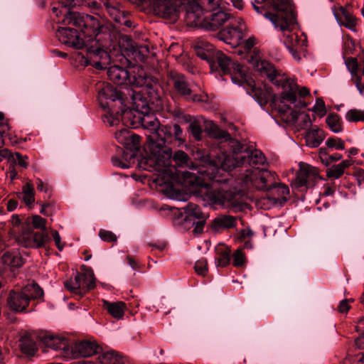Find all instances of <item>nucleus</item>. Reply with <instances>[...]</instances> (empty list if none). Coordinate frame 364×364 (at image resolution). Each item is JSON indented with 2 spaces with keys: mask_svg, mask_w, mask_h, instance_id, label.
Returning a JSON list of instances; mask_svg holds the SVG:
<instances>
[{
  "mask_svg": "<svg viewBox=\"0 0 364 364\" xmlns=\"http://www.w3.org/2000/svg\"><path fill=\"white\" fill-rule=\"evenodd\" d=\"M130 95L132 108L124 112L122 119L134 128L141 126L149 131L145 146L148 154L144 161L146 164L161 169L170 162L171 151L165 148V139L161 136L159 121L154 113L149 112V104L159 105L161 95L159 94V99L154 102L149 100L146 92L140 93L138 90H132Z\"/></svg>",
  "mask_w": 364,
  "mask_h": 364,
  "instance_id": "nucleus-1",
  "label": "nucleus"
},
{
  "mask_svg": "<svg viewBox=\"0 0 364 364\" xmlns=\"http://www.w3.org/2000/svg\"><path fill=\"white\" fill-rule=\"evenodd\" d=\"M254 9L269 19L274 27L283 33L286 48L296 61H300L301 53L307 46V37L303 33L294 32L296 17L289 0H255Z\"/></svg>",
  "mask_w": 364,
  "mask_h": 364,
  "instance_id": "nucleus-2",
  "label": "nucleus"
},
{
  "mask_svg": "<svg viewBox=\"0 0 364 364\" xmlns=\"http://www.w3.org/2000/svg\"><path fill=\"white\" fill-rule=\"evenodd\" d=\"M196 157L201 162L197 171L198 176L186 173L187 176L190 178L188 184L196 186V194L200 197L205 204L208 205H220L223 208L237 206L235 193L232 191H225L223 188H220L218 186V183L221 181L220 178H218V176L222 175L220 173L221 171H225L218 166L219 171L216 173L215 177L211 178L205 173H200V168L205 166L206 163L216 164L217 161L215 162L211 161L209 157L201 151H198Z\"/></svg>",
  "mask_w": 364,
  "mask_h": 364,
  "instance_id": "nucleus-3",
  "label": "nucleus"
},
{
  "mask_svg": "<svg viewBox=\"0 0 364 364\" xmlns=\"http://www.w3.org/2000/svg\"><path fill=\"white\" fill-rule=\"evenodd\" d=\"M256 43L257 41L254 36L248 37L245 42H242V47L245 52L247 53V60L262 76H266L273 84L281 86L282 89V98L284 101H291L302 106L303 104H301V101L295 98L296 97L295 92L297 90L295 80L287 78L278 73L272 64L261 59L260 53L258 50L255 49L251 52Z\"/></svg>",
  "mask_w": 364,
  "mask_h": 364,
  "instance_id": "nucleus-4",
  "label": "nucleus"
},
{
  "mask_svg": "<svg viewBox=\"0 0 364 364\" xmlns=\"http://www.w3.org/2000/svg\"><path fill=\"white\" fill-rule=\"evenodd\" d=\"M230 145L232 148V154L222 153L216 164L206 163L205 166L200 168V172L213 178L220 170L218 166L225 171H230L235 167L245 164L254 169L265 164V156L260 151L245 149L238 141H232Z\"/></svg>",
  "mask_w": 364,
  "mask_h": 364,
  "instance_id": "nucleus-5",
  "label": "nucleus"
},
{
  "mask_svg": "<svg viewBox=\"0 0 364 364\" xmlns=\"http://www.w3.org/2000/svg\"><path fill=\"white\" fill-rule=\"evenodd\" d=\"M107 75L114 83L124 85L122 87V91L127 93L130 99L132 90H138L140 93L146 92L149 100L153 102L159 99V84L147 77L142 69L137 68V73L135 70L131 72L114 65L108 68Z\"/></svg>",
  "mask_w": 364,
  "mask_h": 364,
  "instance_id": "nucleus-6",
  "label": "nucleus"
},
{
  "mask_svg": "<svg viewBox=\"0 0 364 364\" xmlns=\"http://www.w3.org/2000/svg\"><path fill=\"white\" fill-rule=\"evenodd\" d=\"M97 100L103 109H107L108 122L110 126L116 124L127 110V102L130 100L127 93L117 90L109 84L102 83L99 86Z\"/></svg>",
  "mask_w": 364,
  "mask_h": 364,
  "instance_id": "nucleus-7",
  "label": "nucleus"
},
{
  "mask_svg": "<svg viewBox=\"0 0 364 364\" xmlns=\"http://www.w3.org/2000/svg\"><path fill=\"white\" fill-rule=\"evenodd\" d=\"M166 149H168V148L166 147ZM171 151V159L170 162L168 164H167L166 166L162 167V168L159 169L156 168V167H154L152 166H150L149 164H146L144 161V159L141 161V166H143L144 169L148 170L149 171H156L158 173L159 175L161 174H181L184 178V183H188V181L190 178L187 176L186 173H189L190 174H195V176H198V173L197 172H190L186 171H181L178 170L177 167H185V166H190V165L192 164L188 155L183 151H177L174 153L173 156H172V151L169 149ZM197 151L194 154L196 160L198 161V164L196 165V167L193 168L194 171H197L198 166L201 164V162L199 159H197L196 157Z\"/></svg>",
  "mask_w": 364,
  "mask_h": 364,
  "instance_id": "nucleus-8",
  "label": "nucleus"
},
{
  "mask_svg": "<svg viewBox=\"0 0 364 364\" xmlns=\"http://www.w3.org/2000/svg\"><path fill=\"white\" fill-rule=\"evenodd\" d=\"M216 63L223 75H230L233 83L240 85H244L245 83H247L250 87H254V81L248 77L246 69L240 64L232 61L229 57L219 50H218L212 60V64L214 65L212 70L215 68Z\"/></svg>",
  "mask_w": 364,
  "mask_h": 364,
  "instance_id": "nucleus-9",
  "label": "nucleus"
},
{
  "mask_svg": "<svg viewBox=\"0 0 364 364\" xmlns=\"http://www.w3.org/2000/svg\"><path fill=\"white\" fill-rule=\"evenodd\" d=\"M155 15L172 22L176 21L189 0H149Z\"/></svg>",
  "mask_w": 364,
  "mask_h": 364,
  "instance_id": "nucleus-10",
  "label": "nucleus"
},
{
  "mask_svg": "<svg viewBox=\"0 0 364 364\" xmlns=\"http://www.w3.org/2000/svg\"><path fill=\"white\" fill-rule=\"evenodd\" d=\"M297 90L295 92L296 93V99L301 101V104L303 105L300 106L296 105V103L291 102V101H284V100L282 98V92L281 93V100L278 105H277V109H278L279 112H280L282 114H289L291 116V119L293 120H296L297 119H300L302 120L305 126H309L311 124V119L309 116V114L305 113H299L297 116V114L296 112L293 111V109L291 106L294 107L295 109H301L303 107H306V103L304 101V98L309 95L310 91L306 87H299L296 84Z\"/></svg>",
  "mask_w": 364,
  "mask_h": 364,
  "instance_id": "nucleus-11",
  "label": "nucleus"
},
{
  "mask_svg": "<svg viewBox=\"0 0 364 364\" xmlns=\"http://www.w3.org/2000/svg\"><path fill=\"white\" fill-rule=\"evenodd\" d=\"M247 27L243 19L237 18L228 26L217 33V38L232 48L242 46L243 38L247 36Z\"/></svg>",
  "mask_w": 364,
  "mask_h": 364,
  "instance_id": "nucleus-12",
  "label": "nucleus"
},
{
  "mask_svg": "<svg viewBox=\"0 0 364 364\" xmlns=\"http://www.w3.org/2000/svg\"><path fill=\"white\" fill-rule=\"evenodd\" d=\"M245 184H251L256 188L268 191L274 186L275 173L264 168L246 169L241 178Z\"/></svg>",
  "mask_w": 364,
  "mask_h": 364,
  "instance_id": "nucleus-13",
  "label": "nucleus"
},
{
  "mask_svg": "<svg viewBox=\"0 0 364 364\" xmlns=\"http://www.w3.org/2000/svg\"><path fill=\"white\" fill-rule=\"evenodd\" d=\"M221 0H200V3H188L185 14L188 24L198 26L204 12H213L220 9Z\"/></svg>",
  "mask_w": 364,
  "mask_h": 364,
  "instance_id": "nucleus-14",
  "label": "nucleus"
},
{
  "mask_svg": "<svg viewBox=\"0 0 364 364\" xmlns=\"http://www.w3.org/2000/svg\"><path fill=\"white\" fill-rule=\"evenodd\" d=\"M50 240L47 232L33 231L29 225H23L22 230L17 237L18 244L25 247L39 248Z\"/></svg>",
  "mask_w": 364,
  "mask_h": 364,
  "instance_id": "nucleus-15",
  "label": "nucleus"
},
{
  "mask_svg": "<svg viewBox=\"0 0 364 364\" xmlns=\"http://www.w3.org/2000/svg\"><path fill=\"white\" fill-rule=\"evenodd\" d=\"M64 286L71 293L81 297L95 287L94 274L92 271L77 273L73 279L65 282Z\"/></svg>",
  "mask_w": 364,
  "mask_h": 364,
  "instance_id": "nucleus-16",
  "label": "nucleus"
},
{
  "mask_svg": "<svg viewBox=\"0 0 364 364\" xmlns=\"http://www.w3.org/2000/svg\"><path fill=\"white\" fill-rule=\"evenodd\" d=\"M235 19L237 18H234L230 14L219 9L211 12L209 16L202 17L198 26L200 25L208 31H217L225 23L234 21Z\"/></svg>",
  "mask_w": 364,
  "mask_h": 364,
  "instance_id": "nucleus-17",
  "label": "nucleus"
},
{
  "mask_svg": "<svg viewBox=\"0 0 364 364\" xmlns=\"http://www.w3.org/2000/svg\"><path fill=\"white\" fill-rule=\"evenodd\" d=\"M101 350V347L94 341L85 340L79 341L70 348V350L68 353V359L90 357L95 354L100 353Z\"/></svg>",
  "mask_w": 364,
  "mask_h": 364,
  "instance_id": "nucleus-18",
  "label": "nucleus"
},
{
  "mask_svg": "<svg viewBox=\"0 0 364 364\" xmlns=\"http://www.w3.org/2000/svg\"><path fill=\"white\" fill-rule=\"evenodd\" d=\"M299 167L291 186L294 188H307L318 177V169L304 163H301Z\"/></svg>",
  "mask_w": 364,
  "mask_h": 364,
  "instance_id": "nucleus-19",
  "label": "nucleus"
},
{
  "mask_svg": "<svg viewBox=\"0 0 364 364\" xmlns=\"http://www.w3.org/2000/svg\"><path fill=\"white\" fill-rule=\"evenodd\" d=\"M129 139L128 144L125 146L127 151L123 152V157L125 159L126 161H122L118 158H112V162L114 166L122 168H129L130 162L127 159H132L135 157L136 153L139 149L140 137L136 134L131 133Z\"/></svg>",
  "mask_w": 364,
  "mask_h": 364,
  "instance_id": "nucleus-20",
  "label": "nucleus"
},
{
  "mask_svg": "<svg viewBox=\"0 0 364 364\" xmlns=\"http://www.w3.org/2000/svg\"><path fill=\"white\" fill-rule=\"evenodd\" d=\"M57 36L60 43L68 47L80 49L84 46V41L76 29L60 28L58 30Z\"/></svg>",
  "mask_w": 364,
  "mask_h": 364,
  "instance_id": "nucleus-21",
  "label": "nucleus"
},
{
  "mask_svg": "<svg viewBox=\"0 0 364 364\" xmlns=\"http://www.w3.org/2000/svg\"><path fill=\"white\" fill-rule=\"evenodd\" d=\"M205 123H206V128L209 129L210 133L215 139L224 140L223 143H225V144L223 145V146H225L227 144V146L230 148V151L229 152L221 151L220 154H218L215 159H211V156L209 154H208L205 151H204L203 150H198L197 152L198 151L203 152L204 154L208 156L209 157V159L213 162H215L216 161H218V157L221 156L222 153H224L226 154H232V148L231 147L230 144H231L232 141H235V140L231 138L230 135L229 134V133L228 132L219 128L212 121H206Z\"/></svg>",
  "mask_w": 364,
  "mask_h": 364,
  "instance_id": "nucleus-22",
  "label": "nucleus"
},
{
  "mask_svg": "<svg viewBox=\"0 0 364 364\" xmlns=\"http://www.w3.org/2000/svg\"><path fill=\"white\" fill-rule=\"evenodd\" d=\"M332 11L338 23L350 30L356 32L357 18L343 6H334Z\"/></svg>",
  "mask_w": 364,
  "mask_h": 364,
  "instance_id": "nucleus-23",
  "label": "nucleus"
},
{
  "mask_svg": "<svg viewBox=\"0 0 364 364\" xmlns=\"http://www.w3.org/2000/svg\"><path fill=\"white\" fill-rule=\"evenodd\" d=\"M173 86L176 91L187 100H191L193 102H203L205 100V96L201 95H191L192 90L189 87L185 77L181 74L176 73L173 75Z\"/></svg>",
  "mask_w": 364,
  "mask_h": 364,
  "instance_id": "nucleus-24",
  "label": "nucleus"
},
{
  "mask_svg": "<svg viewBox=\"0 0 364 364\" xmlns=\"http://www.w3.org/2000/svg\"><path fill=\"white\" fill-rule=\"evenodd\" d=\"M8 307L15 312H24L29 305L27 297L21 289H12L9 291L6 300Z\"/></svg>",
  "mask_w": 364,
  "mask_h": 364,
  "instance_id": "nucleus-25",
  "label": "nucleus"
},
{
  "mask_svg": "<svg viewBox=\"0 0 364 364\" xmlns=\"http://www.w3.org/2000/svg\"><path fill=\"white\" fill-rule=\"evenodd\" d=\"M43 344L55 350H60V355L66 358L68 357L70 350L69 342L67 338L63 336L46 335L42 338Z\"/></svg>",
  "mask_w": 364,
  "mask_h": 364,
  "instance_id": "nucleus-26",
  "label": "nucleus"
},
{
  "mask_svg": "<svg viewBox=\"0 0 364 364\" xmlns=\"http://www.w3.org/2000/svg\"><path fill=\"white\" fill-rule=\"evenodd\" d=\"M67 13L63 20V22L69 25H73L78 28L87 27L90 23L95 26L97 23V20L90 15L85 16L77 12Z\"/></svg>",
  "mask_w": 364,
  "mask_h": 364,
  "instance_id": "nucleus-27",
  "label": "nucleus"
},
{
  "mask_svg": "<svg viewBox=\"0 0 364 364\" xmlns=\"http://www.w3.org/2000/svg\"><path fill=\"white\" fill-rule=\"evenodd\" d=\"M195 50L197 55L201 59L207 60L209 63L210 69L213 70L214 65L212 64V60L218 52L214 46L206 41H200L196 43Z\"/></svg>",
  "mask_w": 364,
  "mask_h": 364,
  "instance_id": "nucleus-28",
  "label": "nucleus"
},
{
  "mask_svg": "<svg viewBox=\"0 0 364 364\" xmlns=\"http://www.w3.org/2000/svg\"><path fill=\"white\" fill-rule=\"evenodd\" d=\"M237 218L229 215H220L216 217L212 224V227L215 231L224 229H230L237 226Z\"/></svg>",
  "mask_w": 364,
  "mask_h": 364,
  "instance_id": "nucleus-29",
  "label": "nucleus"
},
{
  "mask_svg": "<svg viewBox=\"0 0 364 364\" xmlns=\"http://www.w3.org/2000/svg\"><path fill=\"white\" fill-rule=\"evenodd\" d=\"M324 132L316 127H313L305 134V141L306 145L311 148L318 147L325 139Z\"/></svg>",
  "mask_w": 364,
  "mask_h": 364,
  "instance_id": "nucleus-30",
  "label": "nucleus"
},
{
  "mask_svg": "<svg viewBox=\"0 0 364 364\" xmlns=\"http://www.w3.org/2000/svg\"><path fill=\"white\" fill-rule=\"evenodd\" d=\"M102 307L114 318H122L126 309V304L123 301L111 302L102 300Z\"/></svg>",
  "mask_w": 364,
  "mask_h": 364,
  "instance_id": "nucleus-31",
  "label": "nucleus"
},
{
  "mask_svg": "<svg viewBox=\"0 0 364 364\" xmlns=\"http://www.w3.org/2000/svg\"><path fill=\"white\" fill-rule=\"evenodd\" d=\"M103 4L110 16L116 22L122 23L124 14L120 9V4L116 0H103Z\"/></svg>",
  "mask_w": 364,
  "mask_h": 364,
  "instance_id": "nucleus-32",
  "label": "nucleus"
},
{
  "mask_svg": "<svg viewBox=\"0 0 364 364\" xmlns=\"http://www.w3.org/2000/svg\"><path fill=\"white\" fill-rule=\"evenodd\" d=\"M161 136L165 139V144L171 140L173 136L176 140L183 141V130L178 124H168L161 128Z\"/></svg>",
  "mask_w": 364,
  "mask_h": 364,
  "instance_id": "nucleus-33",
  "label": "nucleus"
},
{
  "mask_svg": "<svg viewBox=\"0 0 364 364\" xmlns=\"http://www.w3.org/2000/svg\"><path fill=\"white\" fill-rule=\"evenodd\" d=\"M2 262L11 267H20L23 263V259L18 251H6L1 256Z\"/></svg>",
  "mask_w": 364,
  "mask_h": 364,
  "instance_id": "nucleus-34",
  "label": "nucleus"
},
{
  "mask_svg": "<svg viewBox=\"0 0 364 364\" xmlns=\"http://www.w3.org/2000/svg\"><path fill=\"white\" fill-rule=\"evenodd\" d=\"M127 42L129 46L130 51L140 61H144L149 53V47L146 45L137 46L131 38L126 37Z\"/></svg>",
  "mask_w": 364,
  "mask_h": 364,
  "instance_id": "nucleus-35",
  "label": "nucleus"
},
{
  "mask_svg": "<svg viewBox=\"0 0 364 364\" xmlns=\"http://www.w3.org/2000/svg\"><path fill=\"white\" fill-rule=\"evenodd\" d=\"M21 290L27 297L28 302L31 300L39 299L43 296V289L36 283L28 284L21 288Z\"/></svg>",
  "mask_w": 364,
  "mask_h": 364,
  "instance_id": "nucleus-36",
  "label": "nucleus"
},
{
  "mask_svg": "<svg viewBox=\"0 0 364 364\" xmlns=\"http://www.w3.org/2000/svg\"><path fill=\"white\" fill-rule=\"evenodd\" d=\"M17 196L27 205L33 204L35 201V192L33 184L30 182L26 183L22 187V191L17 193Z\"/></svg>",
  "mask_w": 364,
  "mask_h": 364,
  "instance_id": "nucleus-37",
  "label": "nucleus"
},
{
  "mask_svg": "<svg viewBox=\"0 0 364 364\" xmlns=\"http://www.w3.org/2000/svg\"><path fill=\"white\" fill-rule=\"evenodd\" d=\"M218 257L215 259V263L219 267H226L230 262L231 250L225 245H221L217 248Z\"/></svg>",
  "mask_w": 364,
  "mask_h": 364,
  "instance_id": "nucleus-38",
  "label": "nucleus"
},
{
  "mask_svg": "<svg viewBox=\"0 0 364 364\" xmlns=\"http://www.w3.org/2000/svg\"><path fill=\"white\" fill-rule=\"evenodd\" d=\"M21 351L27 355H33L37 350L35 341L30 336H23L20 339Z\"/></svg>",
  "mask_w": 364,
  "mask_h": 364,
  "instance_id": "nucleus-39",
  "label": "nucleus"
},
{
  "mask_svg": "<svg viewBox=\"0 0 364 364\" xmlns=\"http://www.w3.org/2000/svg\"><path fill=\"white\" fill-rule=\"evenodd\" d=\"M98 360L101 364H122V358L114 350L102 353Z\"/></svg>",
  "mask_w": 364,
  "mask_h": 364,
  "instance_id": "nucleus-40",
  "label": "nucleus"
},
{
  "mask_svg": "<svg viewBox=\"0 0 364 364\" xmlns=\"http://www.w3.org/2000/svg\"><path fill=\"white\" fill-rule=\"evenodd\" d=\"M184 212L191 217H193L196 219H203L205 215H203L200 208L195 203H188L183 208Z\"/></svg>",
  "mask_w": 364,
  "mask_h": 364,
  "instance_id": "nucleus-41",
  "label": "nucleus"
},
{
  "mask_svg": "<svg viewBox=\"0 0 364 364\" xmlns=\"http://www.w3.org/2000/svg\"><path fill=\"white\" fill-rule=\"evenodd\" d=\"M326 123L332 132H341L343 129L341 122L337 114H330L326 118Z\"/></svg>",
  "mask_w": 364,
  "mask_h": 364,
  "instance_id": "nucleus-42",
  "label": "nucleus"
},
{
  "mask_svg": "<svg viewBox=\"0 0 364 364\" xmlns=\"http://www.w3.org/2000/svg\"><path fill=\"white\" fill-rule=\"evenodd\" d=\"M13 161H9V164L11 166H18L22 168L26 169L28 167V157L26 155H22L18 152L13 153Z\"/></svg>",
  "mask_w": 364,
  "mask_h": 364,
  "instance_id": "nucleus-43",
  "label": "nucleus"
},
{
  "mask_svg": "<svg viewBox=\"0 0 364 364\" xmlns=\"http://www.w3.org/2000/svg\"><path fill=\"white\" fill-rule=\"evenodd\" d=\"M346 119L350 122H364V110L352 109L347 112Z\"/></svg>",
  "mask_w": 364,
  "mask_h": 364,
  "instance_id": "nucleus-44",
  "label": "nucleus"
},
{
  "mask_svg": "<svg viewBox=\"0 0 364 364\" xmlns=\"http://www.w3.org/2000/svg\"><path fill=\"white\" fill-rule=\"evenodd\" d=\"M345 63L348 70L350 73L352 80L359 76L358 74V64L356 58H347L345 60Z\"/></svg>",
  "mask_w": 364,
  "mask_h": 364,
  "instance_id": "nucleus-45",
  "label": "nucleus"
},
{
  "mask_svg": "<svg viewBox=\"0 0 364 364\" xmlns=\"http://www.w3.org/2000/svg\"><path fill=\"white\" fill-rule=\"evenodd\" d=\"M233 266L236 267H242L246 262L245 255L242 249H237L232 255Z\"/></svg>",
  "mask_w": 364,
  "mask_h": 364,
  "instance_id": "nucleus-46",
  "label": "nucleus"
},
{
  "mask_svg": "<svg viewBox=\"0 0 364 364\" xmlns=\"http://www.w3.org/2000/svg\"><path fill=\"white\" fill-rule=\"evenodd\" d=\"M29 225L32 224L33 227L36 229H40L41 231L47 232L46 230V220L39 215H33L31 218L28 219Z\"/></svg>",
  "mask_w": 364,
  "mask_h": 364,
  "instance_id": "nucleus-47",
  "label": "nucleus"
},
{
  "mask_svg": "<svg viewBox=\"0 0 364 364\" xmlns=\"http://www.w3.org/2000/svg\"><path fill=\"white\" fill-rule=\"evenodd\" d=\"M131 132L127 129H122L115 133V139L124 146L128 144Z\"/></svg>",
  "mask_w": 364,
  "mask_h": 364,
  "instance_id": "nucleus-48",
  "label": "nucleus"
},
{
  "mask_svg": "<svg viewBox=\"0 0 364 364\" xmlns=\"http://www.w3.org/2000/svg\"><path fill=\"white\" fill-rule=\"evenodd\" d=\"M344 173V171L338 165H333L326 170V176L329 178L338 179Z\"/></svg>",
  "mask_w": 364,
  "mask_h": 364,
  "instance_id": "nucleus-49",
  "label": "nucleus"
},
{
  "mask_svg": "<svg viewBox=\"0 0 364 364\" xmlns=\"http://www.w3.org/2000/svg\"><path fill=\"white\" fill-rule=\"evenodd\" d=\"M189 131L196 140H200L202 135V128L198 121L191 122Z\"/></svg>",
  "mask_w": 364,
  "mask_h": 364,
  "instance_id": "nucleus-50",
  "label": "nucleus"
},
{
  "mask_svg": "<svg viewBox=\"0 0 364 364\" xmlns=\"http://www.w3.org/2000/svg\"><path fill=\"white\" fill-rule=\"evenodd\" d=\"M326 145L328 148H335L337 150H343L345 149L344 141L339 138H328L326 141Z\"/></svg>",
  "mask_w": 364,
  "mask_h": 364,
  "instance_id": "nucleus-51",
  "label": "nucleus"
},
{
  "mask_svg": "<svg viewBox=\"0 0 364 364\" xmlns=\"http://www.w3.org/2000/svg\"><path fill=\"white\" fill-rule=\"evenodd\" d=\"M195 270L200 275H205L208 271V263L205 259H198L195 264Z\"/></svg>",
  "mask_w": 364,
  "mask_h": 364,
  "instance_id": "nucleus-52",
  "label": "nucleus"
},
{
  "mask_svg": "<svg viewBox=\"0 0 364 364\" xmlns=\"http://www.w3.org/2000/svg\"><path fill=\"white\" fill-rule=\"evenodd\" d=\"M99 236L105 242H115L117 239V236L112 232L105 230H100Z\"/></svg>",
  "mask_w": 364,
  "mask_h": 364,
  "instance_id": "nucleus-53",
  "label": "nucleus"
},
{
  "mask_svg": "<svg viewBox=\"0 0 364 364\" xmlns=\"http://www.w3.org/2000/svg\"><path fill=\"white\" fill-rule=\"evenodd\" d=\"M272 188H276L277 194L279 196H281L283 199L287 200V196L289 193V189L287 186L283 183L276 185V182L274 181V186Z\"/></svg>",
  "mask_w": 364,
  "mask_h": 364,
  "instance_id": "nucleus-54",
  "label": "nucleus"
},
{
  "mask_svg": "<svg viewBox=\"0 0 364 364\" xmlns=\"http://www.w3.org/2000/svg\"><path fill=\"white\" fill-rule=\"evenodd\" d=\"M255 95L258 97V102L260 105H265L268 102L269 97L267 92H260L259 90H254Z\"/></svg>",
  "mask_w": 364,
  "mask_h": 364,
  "instance_id": "nucleus-55",
  "label": "nucleus"
},
{
  "mask_svg": "<svg viewBox=\"0 0 364 364\" xmlns=\"http://www.w3.org/2000/svg\"><path fill=\"white\" fill-rule=\"evenodd\" d=\"M52 237L55 241V245L58 249L61 251L63 249V245L61 242V238L58 231L52 230L51 231Z\"/></svg>",
  "mask_w": 364,
  "mask_h": 364,
  "instance_id": "nucleus-56",
  "label": "nucleus"
},
{
  "mask_svg": "<svg viewBox=\"0 0 364 364\" xmlns=\"http://www.w3.org/2000/svg\"><path fill=\"white\" fill-rule=\"evenodd\" d=\"M354 84L355 85V87H357L359 93L364 96V82L362 83V77L360 75L358 77H356L354 80H352Z\"/></svg>",
  "mask_w": 364,
  "mask_h": 364,
  "instance_id": "nucleus-57",
  "label": "nucleus"
},
{
  "mask_svg": "<svg viewBox=\"0 0 364 364\" xmlns=\"http://www.w3.org/2000/svg\"><path fill=\"white\" fill-rule=\"evenodd\" d=\"M355 176L359 186H364V170L359 168L355 171Z\"/></svg>",
  "mask_w": 364,
  "mask_h": 364,
  "instance_id": "nucleus-58",
  "label": "nucleus"
},
{
  "mask_svg": "<svg viewBox=\"0 0 364 364\" xmlns=\"http://www.w3.org/2000/svg\"><path fill=\"white\" fill-rule=\"evenodd\" d=\"M315 111L320 112L321 114H324L326 112L325 105L322 100H317L315 107Z\"/></svg>",
  "mask_w": 364,
  "mask_h": 364,
  "instance_id": "nucleus-59",
  "label": "nucleus"
},
{
  "mask_svg": "<svg viewBox=\"0 0 364 364\" xmlns=\"http://www.w3.org/2000/svg\"><path fill=\"white\" fill-rule=\"evenodd\" d=\"M350 309V306L348 304V300L344 299L341 301L338 306V309L341 313H346Z\"/></svg>",
  "mask_w": 364,
  "mask_h": 364,
  "instance_id": "nucleus-60",
  "label": "nucleus"
},
{
  "mask_svg": "<svg viewBox=\"0 0 364 364\" xmlns=\"http://www.w3.org/2000/svg\"><path fill=\"white\" fill-rule=\"evenodd\" d=\"M254 235V232L252 230L247 228L243 229L240 232V237L242 240H245L247 238H250Z\"/></svg>",
  "mask_w": 364,
  "mask_h": 364,
  "instance_id": "nucleus-61",
  "label": "nucleus"
},
{
  "mask_svg": "<svg viewBox=\"0 0 364 364\" xmlns=\"http://www.w3.org/2000/svg\"><path fill=\"white\" fill-rule=\"evenodd\" d=\"M36 187L38 191L46 193L48 191V185L44 183L43 181L40 178H38L36 181Z\"/></svg>",
  "mask_w": 364,
  "mask_h": 364,
  "instance_id": "nucleus-62",
  "label": "nucleus"
},
{
  "mask_svg": "<svg viewBox=\"0 0 364 364\" xmlns=\"http://www.w3.org/2000/svg\"><path fill=\"white\" fill-rule=\"evenodd\" d=\"M355 344L359 349H364V333L355 340Z\"/></svg>",
  "mask_w": 364,
  "mask_h": 364,
  "instance_id": "nucleus-63",
  "label": "nucleus"
},
{
  "mask_svg": "<svg viewBox=\"0 0 364 364\" xmlns=\"http://www.w3.org/2000/svg\"><path fill=\"white\" fill-rule=\"evenodd\" d=\"M8 174L11 181L17 178L18 173L14 166L9 164Z\"/></svg>",
  "mask_w": 364,
  "mask_h": 364,
  "instance_id": "nucleus-64",
  "label": "nucleus"
}]
</instances>
